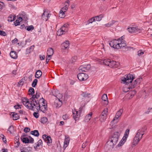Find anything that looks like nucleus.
I'll return each mask as SVG.
<instances>
[{
    "mask_svg": "<svg viewBox=\"0 0 152 152\" xmlns=\"http://www.w3.org/2000/svg\"><path fill=\"white\" fill-rule=\"evenodd\" d=\"M120 134V133L118 132H114L113 135L109 138L108 140L105 144V146H108L109 145L110 148H113L117 143Z\"/></svg>",
    "mask_w": 152,
    "mask_h": 152,
    "instance_id": "1",
    "label": "nucleus"
},
{
    "mask_svg": "<svg viewBox=\"0 0 152 152\" xmlns=\"http://www.w3.org/2000/svg\"><path fill=\"white\" fill-rule=\"evenodd\" d=\"M134 78V76H133L132 74H129L126 76V77H124L123 79H122L121 81L123 82L126 85L129 84V83H132L131 85L128 88L132 89L134 88L137 84L136 80L132 83L133 80Z\"/></svg>",
    "mask_w": 152,
    "mask_h": 152,
    "instance_id": "2",
    "label": "nucleus"
},
{
    "mask_svg": "<svg viewBox=\"0 0 152 152\" xmlns=\"http://www.w3.org/2000/svg\"><path fill=\"white\" fill-rule=\"evenodd\" d=\"M34 102L30 101V106L29 107V109L34 111V106L35 107L37 111L38 112L40 110L41 107V103H40L38 100H34Z\"/></svg>",
    "mask_w": 152,
    "mask_h": 152,
    "instance_id": "3",
    "label": "nucleus"
},
{
    "mask_svg": "<svg viewBox=\"0 0 152 152\" xmlns=\"http://www.w3.org/2000/svg\"><path fill=\"white\" fill-rule=\"evenodd\" d=\"M118 39H115L110 41L109 43L110 46L114 48L118 49L120 47V42Z\"/></svg>",
    "mask_w": 152,
    "mask_h": 152,
    "instance_id": "4",
    "label": "nucleus"
},
{
    "mask_svg": "<svg viewBox=\"0 0 152 152\" xmlns=\"http://www.w3.org/2000/svg\"><path fill=\"white\" fill-rule=\"evenodd\" d=\"M78 79L80 81H84L86 80L88 78V75L87 74L83 73H80L77 75Z\"/></svg>",
    "mask_w": 152,
    "mask_h": 152,
    "instance_id": "5",
    "label": "nucleus"
},
{
    "mask_svg": "<svg viewBox=\"0 0 152 152\" xmlns=\"http://www.w3.org/2000/svg\"><path fill=\"white\" fill-rule=\"evenodd\" d=\"M42 138L45 142H47L48 146L51 145L52 140L50 136H48L46 134H44L42 136Z\"/></svg>",
    "mask_w": 152,
    "mask_h": 152,
    "instance_id": "6",
    "label": "nucleus"
},
{
    "mask_svg": "<svg viewBox=\"0 0 152 152\" xmlns=\"http://www.w3.org/2000/svg\"><path fill=\"white\" fill-rule=\"evenodd\" d=\"M91 67L90 64H87L86 65H81L79 68V70L80 72H86Z\"/></svg>",
    "mask_w": 152,
    "mask_h": 152,
    "instance_id": "7",
    "label": "nucleus"
},
{
    "mask_svg": "<svg viewBox=\"0 0 152 152\" xmlns=\"http://www.w3.org/2000/svg\"><path fill=\"white\" fill-rule=\"evenodd\" d=\"M128 31L131 33H140V30L137 27H132L129 28H128Z\"/></svg>",
    "mask_w": 152,
    "mask_h": 152,
    "instance_id": "8",
    "label": "nucleus"
},
{
    "mask_svg": "<svg viewBox=\"0 0 152 152\" xmlns=\"http://www.w3.org/2000/svg\"><path fill=\"white\" fill-rule=\"evenodd\" d=\"M119 65V63L116 62L114 61H111L109 64V66L111 68H117Z\"/></svg>",
    "mask_w": 152,
    "mask_h": 152,
    "instance_id": "9",
    "label": "nucleus"
},
{
    "mask_svg": "<svg viewBox=\"0 0 152 152\" xmlns=\"http://www.w3.org/2000/svg\"><path fill=\"white\" fill-rule=\"evenodd\" d=\"M72 112L73 115V117L74 119L76 121L78 120L80 117V114H79V113H78V111L74 110H72Z\"/></svg>",
    "mask_w": 152,
    "mask_h": 152,
    "instance_id": "10",
    "label": "nucleus"
},
{
    "mask_svg": "<svg viewBox=\"0 0 152 152\" xmlns=\"http://www.w3.org/2000/svg\"><path fill=\"white\" fill-rule=\"evenodd\" d=\"M69 41H66L61 45V49L63 50H68L69 48Z\"/></svg>",
    "mask_w": 152,
    "mask_h": 152,
    "instance_id": "11",
    "label": "nucleus"
},
{
    "mask_svg": "<svg viewBox=\"0 0 152 152\" xmlns=\"http://www.w3.org/2000/svg\"><path fill=\"white\" fill-rule=\"evenodd\" d=\"M40 94L38 91H37L36 94L33 95L32 97L30 99V101L34 102V100H37V99L39 97Z\"/></svg>",
    "mask_w": 152,
    "mask_h": 152,
    "instance_id": "12",
    "label": "nucleus"
},
{
    "mask_svg": "<svg viewBox=\"0 0 152 152\" xmlns=\"http://www.w3.org/2000/svg\"><path fill=\"white\" fill-rule=\"evenodd\" d=\"M140 135L137 133V134L136 136L134 137V139L133 144L134 145H136L141 140L140 138Z\"/></svg>",
    "mask_w": 152,
    "mask_h": 152,
    "instance_id": "13",
    "label": "nucleus"
},
{
    "mask_svg": "<svg viewBox=\"0 0 152 152\" xmlns=\"http://www.w3.org/2000/svg\"><path fill=\"white\" fill-rule=\"evenodd\" d=\"M120 42L121 43H120V47L119 48H123L126 49L128 48V47L126 45V42L124 40H123V39H122L121 41Z\"/></svg>",
    "mask_w": 152,
    "mask_h": 152,
    "instance_id": "14",
    "label": "nucleus"
},
{
    "mask_svg": "<svg viewBox=\"0 0 152 152\" xmlns=\"http://www.w3.org/2000/svg\"><path fill=\"white\" fill-rule=\"evenodd\" d=\"M22 102L23 104H24L25 106L27 107V108L29 109V106H28V104L29 103L30 104V100H29L26 98H23L22 99Z\"/></svg>",
    "mask_w": 152,
    "mask_h": 152,
    "instance_id": "15",
    "label": "nucleus"
},
{
    "mask_svg": "<svg viewBox=\"0 0 152 152\" xmlns=\"http://www.w3.org/2000/svg\"><path fill=\"white\" fill-rule=\"evenodd\" d=\"M108 110V108H105L102 113L101 114L102 116L101 117V118H102L103 117V119L104 121L106 119V117L107 114Z\"/></svg>",
    "mask_w": 152,
    "mask_h": 152,
    "instance_id": "16",
    "label": "nucleus"
},
{
    "mask_svg": "<svg viewBox=\"0 0 152 152\" xmlns=\"http://www.w3.org/2000/svg\"><path fill=\"white\" fill-rule=\"evenodd\" d=\"M65 8V7H64L61 9V10L60 11L59 17H60V15L61 14L62 15V16L61 17V18H62L65 17V15L64 13L66 12L68 10L66 8Z\"/></svg>",
    "mask_w": 152,
    "mask_h": 152,
    "instance_id": "17",
    "label": "nucleus"
},
{
    "mask_svg": "<svg viewBox=\"0 0 152 152\" xmlns=\"http://www.w3.org/2000/svg\"><path fill=\"white\" fill-rule=\"evenodd\" d=\"M102 99L105 102L104 104L105 105H107L108 104V98L107 95L106 94H104L102 96Z\"/></svg>",
    "mask_w": 152,
    "mask_h": 152,
    "instance_id": "18",
    "label": "nucleus"
},
{
    "mask_svg": "<svg viewBox=\"0 0 152 152\" xmlns=\"http://www.w3.org/2000/svg\"><path fill=\"white\" fill-rule=\"evenodd\" d=\"M11 115L14 120H16L20 118L19 115L16 113L15 112H12Z\"/></svg>",
    "mask_w": 152,
    "mask_h": 152,
    "instance_id": "19",
    "label": "nucleus"
},
{
    "mask_svg": "<svg viewBox=\"0 0 152 152\" xmlns=\"http://www.w3.org/2000/svg\"><path fill=\"white\" fill-rule=\"evenodd\" d=\"M10 55L12 58L14 59H16L18 57L16 52L15 51H11L10 53Z\"/></svg>",
    "mask_w": 152,
    "mask_h": 152,
    "instance_id": "20",
    "label": "nucleus"
},
{
    "mask_svg": "<svg viewBox=\"0 0 152 152\" xmlns=\"http://www.w3.org/2000/svg\"><path fill=\"white\" fill-rule=\"evenodd\" d=\"M147 129L146 127L145 126L142 127L141 129H139L137 132V133L140 135H141V134L144 133Z\"/></svg>",
    "mask_w": 152,
    "mask_h": 152,
    "instance_id": "21",
    "label": "nucleus"
},
{
    "mask_svg": "<svg viewBox=\"0 0 152 152\" xmlns=\"http://www.w3.org/2000/svg\"><path fill=\"white\" fill-rule=\"evenodd\" d=\"M66 31H67V30H66V29L64 28H62V27L58 30V33L59 34V32L60 33L59 34V35H60L63 34Z\"/></svg>",
    "mask_w": 152,
    "mask_h": 152,
    "instance_id": "22",
    "label": "nucleus"
},
{
    "mask_svg": "<svg viewBox=\"0 0 152 152\" xmlns=\"http://www.w3.org/2000/svg\"><path fill=\"white\" fill-rule=\"evenodd\" d=\"M92 115V113H90L88 114L85 117V120L86 121H88L91 118Z\"/></svg>",
    "mask_w": 152,
    "mask_h": 152,
    "instance_id": "23",
    "label": "nucleus"
},
{
    "mask_svg": "<svg viewBox=\"0 0 152 152\" xmlns=\"http://www.w3.org/2000/svg\"><path fill=\"white\" fill-rule=\"evenodd\" d=\"M42 75V72L40 70H38L36 72L35 77L36 78H39Z\"/></svg>",
    "mask_w": 152,
    "mask_h": 152,
    "instance_id": "24",
    "label": "nucleus"
},
{
    "mask_svg": "<svg viewBox=\"0 0 152 152\" xmlns=\"http://www.w3.org/2000/svg\"><path fill=\"white\" fill-rule=\"evenodd\" d=\"M47 104L46 105L44 104L43 107L41 106L40 110L43 113H45L47 110Z\"/></svg>",
    "mask_w": 152,
    "mask_h": 152,
    "instance_id": "25",
    "label": "nucleus"
},
{
    "mask_svg": "<svg viewBox=\"0 0 152 152\" xmlns=\"http://www.w3.org/2000/svg\"><path fill=\"white\" fill-rule=\"evenodd\" d=\"M30 133L35 136L38 137L39 135V133L37 130H35L31 132Z\"/></svg>",
    "mask_w": 152,
    "mask_h": 152,
    "instance_id": "26",
    "label": "nucleus"
},
{
    "mask_svg": "<svg viewBox=\"0 0 152 152\" xmlns=\"http://www.w3.org/2000/svg\"><path fill=\"white\" fill-rule=\"evenodd\" d=\"M34 45H32L31 46V47L29 48H27L26 51V53L27 54H29L30 53V52L32 51L33 50H34Z\"/></svg>",
    "mask_w": 152,
    "mask_h": 152,
    "instance_id": "27",
    "label": "nucleus"
},
{
    "mask_svg": "<svg viewBox=\"0 0 152 152\" xmlns=\"http://www.w3.org/2000/svg\"><path fill=\"white\" fill-rule=\"evenodd\" d=\"M103 17V15L102 14H101L99 15H98L95 16L94 18L95 19V20L97 21H100L102 18Z\"/></svg>",
    "mask_w": 152,
    "mask_h": 152,
    "instance_id": "28",
    "label": "nucleus"
},
{
    "mask_svg": "<svg viewBox=\"0 0 152 152\" xmlns=\"http://www.w3.org/2000/svg\"><path fill=\"white\" fill-rule=\"evenodd\" d=\"M126 139H125L124 137H123L121 140L120 142L118 144V147H120L122 146L124 143L126 142Z\"/></svg>",
    "mask_w": 152,
    "mask_h": 152,
    "instance_id": "29",
    "label": "nucleus"
},
{
    "mask_svg": "<svg viewBox=\"0 0 152 152\" xmlns=\"http://www.w3.org/2000/svg\"><path fill=\"white\" fill-rule=\"evenodd\" d=\"M110 61L111 60L110 59H104L103 61V62L105 65L109 66Z\"/></svg>",
    "mask_w": 152,
    "mask_h": 152,
    "instance_id": "30",
    "label": "nucleus"
},
{
    "mask_svg": "<svg viewBox=\"0 0 152 152\" xmlns=\"http://www.w3.org/2000/svg\"><path fill=\"white\" fill-rule=\"evenodd\" d=\"M21 140L22 142L24 143H29V139L28 137H24Z\"/></svg>",
    "mask_w": 152,
    "mask_h": 152,
    "instance_id": "31",
    "label": "nucleus"
},
{
    "mask_svg": "<svg viewBox=\"0 0 152 152\" xmlns=\"http://www.w3.org/2000/svg\"><path fill=\"white\" fill-rule=\"evenodd\" d=\"M25 28L28 31H31L32 30H33L34 29V27L32 25H31V26H27V27L26 26L25 27Z\"/></svg>",
    "mask_w": 152,
    "mask_h": 152,
    "instance_id": "32",
    "label": "nucleus"
},
{
    "mask_svg": "<svg viewBox=\"0 0 152 152\" xmlns=\"http://www.w3.org/2000/svg\"><path fill=\"white\" fill-rule=\"evenodd\" d=\"M129 129H127L125 132V135H124L123 137H124L125 139H126V138L128 137V135L129 134Z\"/></svg>",
    "mask_w": 152,
    "mask_h": 152,
    "instance_id": "33",
    "label": "nucleus"
},
{
    "mask_svg": "<svg viewBox=\"0 0 152 152\" xmlns=\"http://www.w3.org/2000/svg\"><path fill=\"white\" fill-rule=\"evenodd\" d=\"M53 50L51 48H49L47 50V54L53 55Z\"/></svg>",
    "mask_w": 152,
    "mask_h": 152,
    "instance_id": "34",
    "label": "nucleus"
},
{
    "mask_svg": "<svg viewBox=\"0 0 152 152\" xmlns=\"http://www.w3.org/2000/svg\"><path fill=\"white\" fill-rule=\"evenodd\" d=\"M41 122L43 124H45L48 121V119L46 117H43L41 118Z\"/></svg>",
    "mask_w": 152,
    "mask_h": 152,
    "instance_id": "35",
    "label": "nucleus"
},
{
    "mask_svg": "<svg viewBox=\"0 0 152 152\" xmlns=\"http://www.w3.org/2000/svg\"><path fill=\"white\" fill-rule=\"evenodd\" d=\"M8 131H9L10 134H12L14 132V127L13 126H10L8 129Z\"/></svg>",
    "mask_w": 152,
    "mask_h": 152,
    "instance_id": "36",
    "label": "nucleus"
},
{
    "mask_svg": "<svg viewBox=\"0 0 152 152\" xmlns=\"http://www.w3.org/2000/svg\"><path fill=\"white\" fill-rule=\"evenodd\" d=\"M42 140H40L37 142V146H36V147L34 146V148L35 149L36 148H37V147H39L41 145H42Z\"/></svg>",
    "mask_w": 152,
    "mask_h": 152,
    "instance_id": "37",
    "label": "nucleus"
},
{
    "mask_svg": "<svg viewBox=\"0 0 152 152\" xmlns=\"http://www.w3.org/2000/svg\"><path fill=\"white\" fill-rule=\"evenodd\" d=\"M77 59V57L76 56H75L72 57L70 61L72 63H74L76 61Z\"/></svg>",
    "mask_w": 152,
    "mask_h": 152,
    "instance_id": "38",
    "label": "nucleus"
},
{
    "mask_svg": "<svg viewBox=\"0 0 152 152\" xmlns=\"http://www.w3.org/2000/svg\"><path fill=\"white\" fill-rule=\"evenodd\" d=\"M40 103L41 102H42V104H41V106L43 107L44 104L45 105L46 101L43 98H42L41 99H40L39 100Z\"/></svg>",
    "mask_w": 152,
    "mask_h": 152,
    "instance_id": "39",
    "label": "nucleus"
},
{
    "mask_svg": "<svg viewBox=\"0 0 152 152\" xmlns=\"http://www.w3.org/2000/svg\"><path fill=\"white\" fill-rule=\"evenodd\" d=\"M47 12L45 11V10L44 11L42 15V18L44 20H45L46 18L45 17L46 16Z\"/></svg>",
    "mask_w": 152,
    "mask_h": 152,
    "instance_id": "40",
    "label": "nucleus"
},
{
    "mask_svg": "<svg viewBox=\"0 0 152 152\" xmlns=\"http://www.w3.org/2000/svg\"><path fill=\"white\" fill-rule=\"evenodd\" d=\"M9 18H10V19H8V21L12 22L15 20V17H14L13 15H10L9 16Z\"/></svg>",
    "mask_w": 152,
    "mask_h": 152,
    "instance_id": "41",
    "label": "nucleus"
},
{
    "mask_svg": "<svg viewBox=\"0 0 152 152\" xmlns=\"http://www.w3.org/2000/svg\"><path fill=\"white\" fill-rule=\"evenodd\" d=\"M22 18L23 19V20H25V21H27L28 20V18L27 17V15L26 14H25L24 13H23L22 15Z\"/></svg>",
    "mask_w": 152,
    "mask_h": 152,
    "instance_id": "42",
    "label": "nucleus"
},
{
    "mask_svg": "<svg viewBox=\"0 0 152 152\" xmlns=\"http://www.w3.org/2000/svg\"><path fill=\"white\" fill-rule=\"evenodd\" d=\"M38 80L37 79H35L34 80L32 84V86L33 87H35L37 85Z\"/></svg>",
    "mask_w": 152,
    "mask_h": 152,
    "instance_id": "43",
    "label": "nucleus"
},
{
    "mask_svg": "<svg viewBox=\"0 0 152 152\" xmlns=\"http://www.w3.org/2000/svg\"><path fill=\"white\" fill-rule=\"evenodd\" d=\"M123 111V110L122 109H120L119 111H118L117 112L116 114L117 115L120 117L121 116Z\"/></svg>",
    "mask_w": 152,
    "mask_h": 152,
    "instance_id": "44",
    "label": "nucleus"
},
{
    "mask_svg": "<svg viewBox=\"0 0 152 152\" xmlns=\"http://www.w3.org/2000/svg\"><path fill=\"white\" fill-rule=\"evenodd\" d=\"M115 21L114 20L112 21L111 22H110L105 25L108 27H110L112 26L113 24L114 23Z\"/></svg>",
    "mask_w": 152,
    "mask_h": 152,
    "instance_id": "45",
    "label": "nucleus"
},
{
    "mask_svg": "<svg viewBox=\"0 0 152 152\" xmlns=\"http://www.w3.org/2000/svg\"><path fill=\"white\" fill-rule=\"evenodd\" d=\"M28 91L31 92V94L32 96L33 95H34L33 94L34 93V89L32 87H30L29 88Z\"/></svg>",
    "mask_w": 152,
    "mask_h": 152,
    "instance_id": "46",
    "label": "nucleus"
},
{
    "mask_svg": "<svg viewBox=\"0 0 152 152\" xmlns=\"http://www.w3.org/2000/svg\"><path fill=\"white\" fill-rule=\"evenodd\" d=\"M24 81L23 78L21 79L18 83V86H20V85L22 86L24 84Z\"/></svg>",
    "mask_w": 152,
    "mask_h": 152,
    "instance_id": "47",
    "label": "nucleus"
},
{
    "mask_svg": "<svg viewBox=\"0 0 152 152\" xmlns=\"http://www.w3.org/2000/svg\"><path fill=\"white\" fill-rule=\"evenodd\" d=\"M90 94V93H86V92H83L81 94V96L84 97H89L88 96Z\"/></svg>",
    "mask_w": 152,
    "mask_h": 152,
    "instance_id": "48",
    "label": "nucleus"
},
{
    "mask_svg": "<svg viewBox=\"0 0 152 152\" xmlns=\"http://www.w3.org/2000/svg\"><path fill=\"white\" fill-rule=\"evenodd\" d=\"M69 139L68 138H65L64 141V144L66 145V147L68 146L69 142Z\"/></svg>",
    "mask_w": 152,
    "mask_h": 152,
    "instance_id": "49",
    "label": "nucleus"
},
{
    "mask_svg": "<svg viewBox=\"0 0 152 152\" xmlns=\"http://www.w3.org/2000/svg\"><path fill=\"white\" fill-rule=\"evenodd\" d=\"M95 19L94 18H92L88 20V24H89L90 23H92L93 22L95 21Z\"/></svg>",
    "mask_w": 152,
    "mask_h": 152,
    "instance_id": "50",
    "label": "nucleus"
},
{
    "mask_svg": "<svg viewBox=\"0 0 152 152\" xmlns=\"http://www.w3.org/2000/svg\"><path fill=\"white\" fill-rule=\"evenodd\" d=\"M14 108L15 109H21V105H20L19 104H18L17 105H15L14 106Z\"/></svg>",
    "mask_w": 152,
    "mask_h": 152,
    "instance_id": "51",
    "label": "nucleus"
},
{
    "mask_svg": "<svg viewBox=\"0 0 152 152\" xmlns=\"http://www.w3.org/2000/svg\"><path fill=\"white\" fill-rule=\"evenodd\" d=\"M144 53V52H143L141 50H139L137 52L138 55L139 56H142V54H143Z\"/></svg>",
    "mask_w": 152,
    "mask_h": 152,
    "instance_id": "52",
    "label": "nucleus"
},
{
    "mask_svg": "<svg viewBox=\"0 0 152 152\" xmlns=\"http://www.w3.org/2000/svg\"><path fill=\"white\" fill-rule=\"evenodd\" d=\"M0 35L1 36H5L7 35V34L4 31L0 30Z\"/></svg>",
    "mask_w": 152,
    "mask_h": 152,
    "instance_id": "53",
    "label": "nucleus"
},
{
    "mask_svg": "<svg viewBox=\"0 0 152 152\" xmlns=\"http://www.w3.org/2000/svg\"><path fill=\"white\" fill-rule=\"evenodd\" d=\"M30 140H29V143H33L34 142V139L31 136H29Z\"/></svg>",
    "mask_w": 152,
    "mask_h": 152,
    "instance_id": "54",
    "label": "nucleus"
},
{
    "mask_svg": "<svg viewBox=\"0 0 152 152\" xmlns=\"http://www.w3.org/2000/svg\"><path fill=\"white\" fill-rule=\"evenodd\" d=\"M30 130V129L29 127H26L24 129V132L26 133H27L29 132Z\"/></svg>",
    "mask_w": 152,
    "mask_h": 152,
    "instance_id": "55",
    "label": "nucleus"
},
{
    "mask_svg": "<svg viewBox=\"0 0 152 152\" xmlns=\"http://www.w3.org/2000/svg\"><path fill=\"white\" fill-rule=\"evenodd\" d=\"M33 115L36 118H38L39 117V115L38 112H34L33 113Z\"/></svg>",
    "mask_w": 152,
    "mask_h": 152,
    "instance_id": "56",
    "label": "nucleus"
},
{
    "mask_svg": "<svg viewBox=\"0 0 152 152\" xmlns=\"http://www.w3.org/2000/svg\"><path fill=\"white\" fill-rule=\"evenodd\" d=\"M45 17L46 19L45 20L46 21H47L48 20V19L49 18L50 15L51 14L48 13V12H47V15Z\"/></svg>",
    "mask_w": 152,
    "mask_h": 152,
    "instance_id": "57",
    "label": "nucleus"
},
{
    "mask_svg": "<svg viewBox=\"0 0 152 152\" xmlns=\"http://www.w3.org/2000/svg\"><path fill=\"white\" fill-rule=\"evenodd\" d=\"M20 21H19V20H16L15 22H14L15 24V26H18L20 24Z\"/></svg>",
    "mask_w": 152,
    "mask_h": 152,
    "instance_id": "58",
    "label": "nucleus"
},
{
    "mask_svg": "<svg viewBox=\"0 0 152 152\" xmlns=\"http://www.w3.org/2000/svg\"><path fill=\"white\" fill-rule=\"evenodd\" d=\"M136 91L135 90H133L131 91V96H133L136 94Z\"/></svg>",
    "mask_w": 152,
    "mask_h": 152,
    "instance_id": "59",
    "label": "nucleus"
},
{
    "mask_svg": "<svg viewBox=\"0 0 152 152\" xmlns=\"http://www.w3.org/2000/svg\"><path fill=\"white\" fill-rule=\"evenodd\" d=\"M19 137L18 135L16 136L15 138V141L16 142H19Z\"/></svg>",
    "mask_w": 152,
    "mask_h": 152,
    "instance_id": "60",
    "label": "nucleus"
},
{
    "mask_svg": "<svg viewBox=\"0 0 152 152\" xmlns=\"http://www.w3.org/2000/svg\"><path fill=\"white\" fill-rule=\"evenodd\" d=\"M142 80V78H140L137 79L135 80L136 81L137 83L139 84L140 83V82Z\"/></svg>",
    "mask_w": 152,
    "mask_h": 152,
    "instance_id": "61",
    "label": "nucleus"
},
{
    "mask_svg": "<svg viewBox=\"0 0 152 152\" xmlns=\"http://www.w3.org/2000/svg\"><path fill=\"white\" fill-rule=\"evenodd\" d=\"M69 26V24L68 23H66L62 27V28H68Z\"/></svg>",
    "mask_w": 152,
    "mask_h": 152,
    "instance_id": "62",
    "label": "nucleus"
},
{
    "mask_svg": "<svg viewBox=\"0 0 152 152\" xmlns=\"http://www.w3.org/2000/svg\"><path fill=\"white\" fill-rule=\"evenodd\" d=\"M152 109V108L149 107L148 110L145 112L146 114H148L151 112V110Z\"/></svg>",
    "mask_w": 152,
    "mask_h": 152,
    "instance_id": "63",
    "label": "nucleus"
},
{
    "mask_svg": "<svg viewBox=\"0 0 152 152\" xmlns=\"http://www.w3.org/2000/svg\"><path fill=\"white\" fill-rule=\"evenodd\" d=\"M18 42V39L16 38H15L12 41V43H15Z\"/></svg>",
    "mask_w": 152,
    "mask_h": 152,
    "instance_id": "64",
    "label": "nucleus"
}]
</instances>
